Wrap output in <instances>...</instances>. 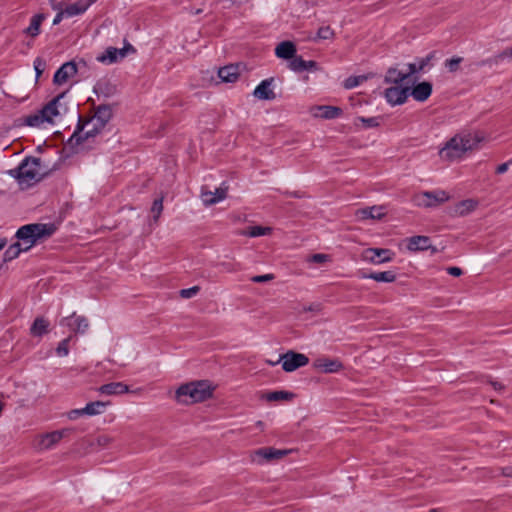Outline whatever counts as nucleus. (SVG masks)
I'll return each mask as SVG.
<instances>
[{"label":"nucleus","instance_id":"5","mask_svg":"<svg viewBox=\"0 0 512 512\" xmlns=\"http://www.w3.org/2000/svg\"><path fill=\"white\" fill-rule=\"evenodd\" d=\"M93 117L87 120H83L79 117L78 125L72 136L68 140V144L71 147H77L81 145L85 140L95 137L104 127H98Z\"/></svg>","mask_w":512,"mask_h":512},{"label":"nucleus","instance_id":"27","mask_svg":"<svg viewBox=\"0 0 512 512\" xmlns=\"http://www.w3.org/2000/svg\"><path fill=\"white\" fill-rule=\"evenodd\" d=\"M295 394L289 391H272L262 395V399L268 402H287L293 400Z\"/></svg>","mask_w":512,"mask_h":512},{"label":"nucleus","instance_id":"41","mask_svg":"<svg viewBox=\"0 0 512 512\" xmlns=\"http://www.w3.org/2000/svg\"><path fill=\"white\" fill-rule=\"evenodd\" d=\"M367 80V76H364V75H360V76H351V77H348L345 82H344V86L345 88L347 89H351V88H354L358 85H360L361 83H363L364 81Z\"/></svg>","mask_w":512,"mask_h":512},{"label":"nucleus","instance_id":"47","mask_svg":"<svg viewBox=\"0 0 512 512\" xmlns=\"http://www.w3.org/2000/svg\"><path fill=\"white\" fill-rule=\"evenodd\" d=\"M330 260V256L328 254L317 253L313 254L308 258V262H313L317 264H323Z\"/></svg>","mask_w":512,"mask_h":512},{"label":"nucleus","instance_id":"10","mask_svg":"<svg viewBox=\"0 0 512 512\" xmlns=\"http://www.w3.org/2000/svg\"><path fill=\"white\" fill-rule=\"evenodd\" d=\"M129 51L135 52L134 47L129 43L121 49L109 47L103 54L97 56V60L102 63L112 64L125 58Z\"/></svg>","mask_w":512,"mask_h":512},{"label":"nucleus","instance_id":"20","mask_svg":"<svg viewBox=\"0 0 512 512\" xmlns=\"http://www.w3.org/2000/svg\"><path fill=\"white\" fill-rule=\"evenodd\" d=\"M240 71L241 68L239 64H231L220 68L218 76L223 82L234 83L238 80Z\"/></svg>","mask_w":512,"mask_h":512},{"label":"nucleus","instance_id":"36","mask_svg":"<svg viewBox=\"0 0 512 512\" xmlns=\"http://www.w3.org/2000/svg\"><path fill=\"white\" fill-rule=\"evenodd\" d=\"M272 232L270 227L263 226H251L245 230L240 232V235L249 236V237H259L264 235H269Z\"/></svg>","mask_w":512,"mask_h":512},{"label":"nucleus","instance_id":"52","mask_svg":"<svg viewBox=\"0 0 512 512\" xmlns=\"http://www.w3.org/2000/svg\"><path fill=\"white\" fill-rule=\"evenodd\" d=\"M53 9L58 10V13L56 14V16L53 19V25H58L62 21L63 17L66 16V14L63 11V9L61 8L60 4L54 6Z\"/></svg>","mask_w":512,"mask_h":512},{"label":"nucleus","instance_id":"25","mask_svg":"<svg viewBox=\"0 0 512 512\" xmlns=\"http://www.w3.org/2000/svg\"><path fill=\"white\" fill-rule=\"evenodd\" d=\"M92 117L99 123L98 127H105L112 117V109L109 105H100L95 109Z\"/></svg>","mask_w":512,"mask_h":512},{"label":"nucleus","instance_id":"18","mask_svg":"<svg viewBox=\"0 0 512 512\" xmlns=\"http://www.w3.org/2000/svg\"><path fill=\"white\" fill-rule=\"evenodd\" d=\"M386 215L384 206H372L356 210L355 216L358 220L375 219L380 220Z\"/></svg>","mask_w":512,"mask_h":512},{"label":"nucleus","instance_id":"60","mask_svg":"<svg viewBox=\"0 0 512 512\" xmlns=\"http://www.w3.org/2000/svg\"><path fill=\"white\" fill-rule=\"evenodd\" d=\"M491 385L495 390H502L504 386L499 382H491Z\"/></svg>","mask_w":512,"mask_h":512},{"label":"nucleus","instance_id":"39","mask_svg":"<svg viewBox=\"0 0 512 512\" xmlns=\"http://www.w3.org/2000/svg\"><path fill=\"white\" fill-rule=\"evenodd\" d=\"M21 252L24 251L17 242L10 245L4 253V262L12 261L17 258Z\"/></svg>","mask_w":512,"mask_h":512},{"label":"nucleus","instance_id":"58","mask_svg":"<svg viewBox=\"0 0 512 512\" xmlns=\"http://www.w3.org/2000/svg\"><path fill=\"white\" fill-rule=\"evenodd\" d=\"M501 473L503 476L512 477V467H504L501 469Z\"/></svg>","mask_w":512,"mask_h":512},{"label":"nucleus","instance_id":"29","mask_svg":"<svg viewBox=\"0 0 512 512\" xmlns=\"http://www.w3.org/2000/svg\"><path fill=\"white\" fill-rule=\"evenodd\" d=\"M49 321L44 317H37L31 328L30 334L35 337H41L42 335L48 333Z\"/></svg>","mask_w":512,"mask_h":512},{"label":"nucleus","instance_id":"48","mask_svg":"<svg viewBox=\"0 0 512 512\" xmlns=\"http://www.w3.org/2000/svg\"><path fill=\"white\" fill-rule=\"evenodd\" d=\"M45 68H46L45 60L40 57H37L34 60V69H35L37 78H39L41 76V74L44 72Z\"/></svg>","mask_w":512,"mask_h":512},{"label":"nucleus","instance_id":"55","mask_svg":"<svg viewBox=\"0 0 512 512\" xmlns=\"http://www.w3.org/2000/svg\"><path fill=\"white\" fill-rule=\"evenodd\" d=\"M447 272L454 277H459L463 273L462 269L459 267H449L447 268Z\"/></svg>","mask_w":512,"mask_h":512},{"label":"nucleus","instance_id":"2","mask_svg":"<svg viewBox=\"0 0 512 512\" xmlns=\"http://www.w3.org/2000/svg\"><path fill=\"white\" fill-rule=\"evenodd\" d=\"M216 386L209 380L191 381L179 386L175 399L180 404L191 405L212 398Z\"/></svg>","mask_w":512,"mask_h":512},{"label":"nucleus","instance_id":"24","mask_svg":"<svg viewBox=\"0 0 512 512\" xmlns=\"http://www.w3.org/2000/svg\"><path fill=\"white\" fill-rule=\"evenodd\" d=\"M407 79H408V74H405V72L399 71L395 67H390L384 76V83L390 84V85L401 86V84Z\"/></svg>","mask_w":512,"mask_h":512},{"label":"nucleus","instance_id":"62","mask_svg":"<svg viewBox=\"0 0 512 512\" xmlns=\"http://www.w3.org/2000/svg\"><path fill=\"white\" fill-rule=\"evenodd\" d=\"M266 362H267L269 365H271V366H275V365H277V364H279V363H280V362H278V359H277L276 361H274V360H267Z\"/></svg>","mask_w":512,"mask_h":512},{"label":"nucleus","instance_id":"51","mask_svg":"<svg viewBox=\"0 0 512 512\" xmlns=\"http://www.w3.org/2000/svg\"><path fill=\"white\" fill-rule=\"evenodd\" d=\"M275 278L273 274L257 275L251 277V281L255 283H265L272 281Z\"/></svg>","mask_w":512,"mask_h":512},{"label":"nucleus","instance_id":"53","mask_svg":"<svg viewBox=\"0 0 512 512\" xmlns=\"http://www.w3.org/2000/svg\"><path fill=\"white\" fill-rule=\"evenodd\" d=\"M321 311V305L318 304V303H312L308 306H304L302 308V312H314V313H318Z\"/></svg>","mask_w":512,"mask_h":512},{"label":"nucleus","instance_id":"11","mask_svg":"<svg viewBox=\"0 0 512 512\" xmlns=\"http://www.w3.org/2000/svg\"><path fill=\"white\" fill-rule=\"evenodd\" d=\"M409 92L410 87L393 85L385 89L384 97L386 101L392 106L401 105L407 100Z\"/></svg>","mask_w":512,"mask_h":512},{"label":"nucleus","instance_id":"49","mask_svg":"<svg viewBox=\"0 0 512 512\" xmlns=\"http://www.w3.org/2000/svg\"><path fill=\"white\" fill-rule=\"evenodd\" d=\"M199 290V286H193L191 288L182 289L180 291V296L184 299H189L194 297L199 292Z\"/></svg>","mask_w":512,"mask_h":512},{"label":"nucleus","instance_id":"44","mask_svg":"<svg viewBox=\"0 0 512 512\" xmlns=\"http://www.w3.org/2000/svg\"><path fill=\"white\" fill-rule=\"evenodd\" d=\"M335 33L330 26H323L318 29L317 38L320 40H328L334 37Z\"/></svg>","mask_w":512,"mask_h":512},{"label":"nucleus","instance_id":"43","mask_svg":"<svg viewBox=\"0 0 512 512\" xmlns=\"http://www.w3.org/2000/svg\"><path fill=\"white\" fill-rule=\"evenodd\" d=\"M71 336L67 337L66 339L62 340L57 348H56V354L59 357H66L69 354V342L71 340Z\"/></svg>","mask_w":512,"mask_h":512},{"label":"nucleus","instance_id":"21","mask_svg":"<svg viewBox=\"0 0 512 512\" xmlns=\"http://www.w3.org/2000/svg\"><path fill=\"white\" fill-rule=\"evenodd\" d=\"M227 189L223 187L217 188L214 192L202 190L201 199L206 206L214 205L226 198Z\"/></svg>","mask_w":512,"mask_h":512},{"label":"nucleus","instance_id":"15","mask_svg":"<svg viewBox=\"0 0 512 512\" xmlns=\"http://www.w3.org/2000/svg\"><path fill=\"white\" fill-rule=\"evenodd\" d=\"M77 73V65L73 61L64 63L54 74L53 82L61 85Z\"/></svg>","mask_w":512,"mask_h":512},{"label":"nucleus","instance_id":"16","mask_svg":"<svg viewBox=\"0 0 512 512\" xmlns=\"http://www.w3.org/2000/svg\"><path fill=\"white\" fill-rule=\"evenodd\" d=\"M107 406L106 402L96 401L88 403L85 407L80 409H73L69 412L68 416H82L84 414L93 416L97 414H102L105 412V408Z\"/></svg>","mask_w":512,"mask_h":512},{"label":"nucleus","instance_id":"6","mask_svg":"<svg viewBox=\"0 0 512 512\" xmlns=\"http://www.w3.org/2000/svg\"><path fill=\"white\" fill-rule=\"evenodd\" d=\"M278 362H281L282 369L285 372H293L300 367L306 366L309 363V358L305 354L289 350L279 356Z\"/></svg>","mask_w":512,"mask_h":512},{"label":"nucleus","instance_id":"9","mask_svg":"<svg viewBox=\"0 0 512 512\" xmlns=\"http://www.w3.org/2000/svg\"><path fill=\"white\" fill-rule=\"evenodd\" d=\"M69 431V429H62L40 435L34 440L33 445L37 450H48L57 444Z\"/></svg>","mask_w":512,"mask_h":512},{"label":"nucleus","instance_id":"13","mask_svg":"<svg viewBox=\"0 0 512 512\" xmlns=\"http://www.w3.org/2000/svg\"><path fill=\"white\" fill-rule=\"evenodd\" d=\"M312 366L321 373H336L343 369V364L338 359L326 357L317 358Z\"/></svg>","mask_w":512,"mask_h":512},{"label":"nucleus","instance_id":"45","mask_svg":"<svg viewBox=\"0 0 512 512\" xmlns=\"http://www.w3.org/2000/svg\"><path fill=\"white\" fill-rule=\"evenodd\" d=\"M163 210V198L155 199L151 207V212L154 214V220L157 221Z\"/></svg>","mask_w":512,"mask_h":512},{"label":"nucleus","instance_id":"59","mask_svg":"<svg viewBox=\"0 0 512 512\" xmlns=\"http://www.w3.org/2000/svg\"><path fill=\"white\" fill-rule=\"evenodd\" d=\"M109 441H110V439H109V437H107V436H104V435H103V436H99V437H98V443H99V445H103V446H105V445H107V444L109 443Z\"/></svg>","mask_w":512,"mask_h":512},{"label":"nucleus","instance_id":"26","mask_svg":"<svg viewBox=\"0 0 512 512\" xmlns=\"http://www.w3.org/2000/svg\"><path fill=\"white\" fill-rule=\"evenodd\" d=\"M407 248L410 251H423L431 248L430 238L427 236H413L408 239Z\"/></svg>","mask_w":512,"mask_h":512},{"label":"nucleus","instance_id":"30","mask_svg":"<svg viewBox=\"0 0 512 512\" xmlns=\"http://www.w3.org/2000/svg\"><path fill=\"white\" fill-rule=\"evenodd\" d=\"M89 6L90 2H85V0H78L75 3L68 5L65 9H63V11L65 12L66 17H73L84 13Z\"/></svg>","mask_w":512,"mask_h":512},{"label":"nucleus","instance_id":"50","mask_svg":"<svg viewBox=\"0 0 512 512\" xmlns=\"http://www.w3.org/2000/svg\"><path fill=\"white\" fill-rule=\"evenodd\" d=\"M435 57V53L431 52L429 53L425 58H422L418 61V70L422 71L426 66L429 65L431 60Z\"/></svg>","mask_w":512,"mask_h":512},{"label":"nucleus","instance_id":"23","mask_svg":"<svg viewBox=\"0 0 512 512\" xmlns=\"http://www.w3.org/2000/svg\"><path fill=\"white\" fill-rule=\"evenodd\" d=\"M275 54L278 58L291 60L296 54V46L291 41H283L276 46Z\"/></svg>","mask_w":512,"mask_h":512},{"label":"nucleus","instance_id":"35","mask_svg":"<svg viewBox=\"0 0 512 512\" xmlns=\"http://www.w3.org/2000/svg\"><path fill=\"white\" fill-rule=\"evenodd\" d=\"M363 278L373 279L377 282L392 283L396 280V275L393 271L373 272L368 275H363Z\"/></svg>","mask_w":512,"mask_h":512},{"label":"nucleus","instance_id":"33","mask_svg":"<svg viewBox=\"0 0 512 512\" xmlns=\"http://www.w3.org/2000/svg\"><path fill=\"white\" fill-rule=\"evenodd\" d=\"M99 390L101 393L108 395L123 394L128 391V386L123 384L122 382H113L102 385Z\"/></svg>","mask_w":512,"mask_h":512},{"label":"nucleus","instance_id":"61","mask_svg":"<svg viewBox=\"0 0 512 512\" xmlns=\"http://www.w3.org/2000/svg\"><path fill=\"white\" fill-rule=\"evenodd\" d=\"M7 241L5 239H0V251L6 246Z\"/></svg>","mask_w":512,"mask_h":512},{"label":"nucleus","instance_id":"31","mask_svg":"<svg viewBox=\"0 0 512 512\" xmlns=\"http://www.w3.org/2000/svg\"><path fill=\"white\" fill-rule=\"evenodd\" d=\"M476 207H477V201H475L473 199H466V200L460 201L459 203H457L455 205L454 213L457 216H465V215L471 213L472 211H474Z\"/></svg>","mask_w":512,"mask_h":512},{"label":"nucleus","instance_id":"37","mask_svg":"<svg viewBox=\"0 0 512 512\" xmlns=\"http://www.w3.org/2000/svg\"><path fill=\"white\" fill-rule=\"evenodd\" d=\"M354 125L357 128H375L379 126L378 117H357L354 120Z\"/></svg>","mask_w":512,"mask_h":512},{"label":"nucleus","instance_id":"4","mask_svg":"<svg viewBox=\"0 0 512 512\" xmlns=\"http://www.w3.org/2000/svg\"><path fill=\"white\" fill-rule=\"evenodd\" d=\"M11 172L18 179L19 185L22 189L29 188L39 182L43 177L40 159L38 158L25 159L17 169L12 170Z\"/></svg>","mask_w":512,"mask_h":512},{"label":"nucleus","instance_id":"7","mask_svg":"<svg viewBox=\"0 0 512 512\" xmlns=\"http://www.w3.org/2000/svg\"><path fill=\"white\" fill-rule=\"evenodd\" d=\"M395 253L389 249L383 248H367L363 250L361 259L365 262L380 265L393 260Z\"/></svg>","mask_w":512,"mask_h":512},{"label":"nucleus","instance_id":"28","mask_svg":"<svg viewBox=\"0 0 512 512\" xmlns=\"http://www.w3.org/2000/svg\"><path fill=\"white\" fill-rule=\"evenodd\" d=\"M45 20L44 14H36L31 18L30 25L24 30V33L32 38L40 34L42 22Z\"/></svg>","mask_w":512,"mask_h":512},{"label":"nucleus","instance_id":"8","mask_svg":"<svg viewBox=\"0 0 512 512\" xmlns=\"http://www.w3.org/2000/svg\"><path fill=\"white\" fill-rule=\"evenodd\" d=\"M449 199V195L443 191L422 192L415 196L414 201L417 206L432 207L436 204L444 203Z\"/></svg>","mask_w":512,"mask_h":512},{"label":"nucleus","instance_id":"64","mask_svg":"<svg viewBox=\"0 0 512 512\" xmlns=\"http://www.w3.org/2000/svg\"><path fill=\"white\" fill-rule=\"evenodd\" d=\"M223 266H226L228 271H232V269H230L229 264L224 263Z\"/></svg>","mask_w":512,"mask_h":512},{"label":"nucleus","instance_id":"56","mask_svg":"<svg viewBox=\"0 0 512 512\" xmlns=\"http://www.w3.org/2000/svg\"><path fill=\"white\" fill-rule=\"evenodd\" d=\"M510 162L502 163L496 168V173L502 174L508 170Z\"/></svg>","mask_w":512,"mask_h":512},{"label":"nucleus","instance_id":"46","mask_svg":"<svg viewBox=\"0 0 512 512\" xmlns=\"http://www.w3.org/2000/svg\"><path fill=\"white\" fill-rule=\"evenodd\" d=\"M462 62L461 57H454L446 60L445 66L448 68L450 72H455L458 70L460 63Z\"/></svg>","mask_w":512,"mask_h":512},{"label":"nucleus","instance_id":"22","mask_svg":"<svg viewBox=\"0 0 512 512\" xmlns=\"http://www.w3.org/2000/svg\"><path fill=\"white\" fill-rule=\"evenodd\" d=\"M432 93V85L429 82H421L417 84L413 89H410L409 94L419 102L426 101Z\"/></svg>","mask_w":512,"mask_h":512},{"label":"nucleus","instance_id":"42","mask_svg":"<svg viewBox=\"0 0 512 512\" xmlns=\"http://www.w3.org/2000/svg\"><path fill=\"white\" fill-rule=\"evenodd\" d=\"M306 61L301 57L294 56L289 62V68L295 72H301L305 70Z\"/></svg>","mask_w":512,"mask_h":512},{"label":"nucleus","instance_id":"12","mask_svg":"<svg viewBox=\"0 0 512 512\" xmlns=\"http://www.w3.org/2000/svg\"><path fill=\"white\" fill-rule=\"evenodd\" d=\"M287 450L275 449L272 447H264L257 449L251 455L252 461L258 464H262L264 461H272L275 459H280L283 456L287 455Z\"/></svg>","mask_w":512,"mask_h":512},{"label":"nucleus","instance_id":"54","mask_svg":"<svg viewBox=\"0 0 512 512\" xmlns=\"http://www.w3.org/2000/svg\"><path fill=\"white\" fill-rule=\"evenodd\" d=\"M407 66H408V71L405 72V74H408V78L411 75H413V74H415L417 72H420V70H418V64H416V63H410Z\"/></svg>","mask_w":512,"mask_h":512},{"label":"nucleus","instance_id":"14","mask_svg":"<svg viewBox=\"0 0 512 512\" xmlns=\"http://www.w3.org/2000/svg\"><path fill=\"white\" fill-rule=\"evenodd\" d=\"M310 114L315 118L335 119L342 114V110L336 106L318 105L310 108Z\"/></svg>","mask_w":512,"mask_h":512},{"label":"nucleus","instance_id":"40","mask_svg":"<svg viewBox=\"0 0 512 512\" xmlns=\"http://www.w3.org/2000/svg\"><path fill=\"white\" fill-rule=\"evenodd\" d=\"M66 94L67 92L60 93L58 96H56L53 100H58V103L55 104V107L57 110H59L60 116H64L69 111V105L66 102Z\"/></svg>","mask_w":512,"mask_h":512},{"label":"nucleus","instance_id":"57","mask_svg":"<svg viewBox=\"0 0 512 512\" xmlns=\"http://www.w3.org/2000/svg\"><path fill=\"white\" fill-rule=\"evenodd\" d=\"M317 69H318V66L315 61H306L305 70L315 71Z\"/></svg>","mask_w":512,"mask_h":512},{"label":"nucleus","instance_id":"19","mask_svg":"<svg viewBox=\"0 0 512 512\" xmlns=\"http://www.w3.org/2000/svg\"><path fill=\"white\" fill-rule=\"evenodd\" d=\"M72 320L68 321L69 318H64L61 321L62 325H67L72 331L76 333H85L89 328L88 319L84 316H76L75 313L71 316Z\"/></svg>","mask_w":512,"mask_h":512},{"label":"nucleus","instance_id":"17","mask_svg":"<svg viewBox=\"0 0 512 512\" xmlns=\"http://www.w3.org/2000/svg\"><path fill=\"white\" fill-rule=\"evenodd\" d=\"M274 79L269 78L263 80L253 91V96L259 100H274L276 95L273 91Z\"/></svg>","mask_w":512,"mask_h":512},{"label":"nucleus","instance_id":"3","mask_svg":"<svg viewBox=\"0 0 512 512\" xmlns=\"http://www.w3.org/2000/svg\"><path fill=\"white\" fill-rule=\"evenodd\" d=\"M56 226L52 223H33L20 227L16 232L18 244L26 252L37 242L43 241L54 234Z\"/></svg>","mask_w":512,"mask_h":512},{"label":"nucleus","instance_id":"63","mask_svg":"<svg viewBox=\"0 0 512 512\" xmlns=\"http://www.w3.org/2000/svg\"><path fill=\"white\" fill-rule=\"evenodd\" d=\"M3 407H4V403L0 400V413L2 412L3 410Z\"/></svg>","mask_w":512,"mask_h":512},{"label":"nucleus","instance_id":"38","mask_svg":"<svg viewBox=\"0 0 512 512\" xmlns=\"http://www.w3.org/2000/svg\"><path fill=\"white\" fill-rule=\"evenodd\" d=\"M25 123L31 127H40L42 124L46 123L45 116L42 110H39L36 113L27 116L25 119Z\"/></svg>","mask_w":512,"mask_h":512},{"label":"nucleus","instance_id":"34","mask_svg":"<svg viewBox=\"0 0 512 512\" xmlns=\"http://www.w3.org/2000/svg\"><path fill=\"white\" fill-rule=\"evenodd\" d=\"M505 59L512 60V46L506 48L505 50H503L502 52L494 55L493 57L484 60L482 62V64L490 65V66L498 65L502 61H504Z\"/></svg>","mask_w":512,"mask_h":512},{"label":"nucleus","instance_id":"1","mask_svg":"<svg viewBox=\"0 0 512 512\" xmlns=\"http://www.w3.org/2000/svg\"><path fill=\"white\" fill-rule=\"evenodd\" d=\"M485 137L481 132H462L450 138L439 150V157L444 162L462 160L467 153L480 148Z\"/></svg>","mask_w":512,"mask_h":512},{"label":"nucleus","instance_id":"32","mask_svg":"<svg viewBox=\"0 0 512 512\" xmlns=\"http://www.w3.org/2000/svg\"><path fill=\"white\" fill-rule=\"evenodd\" d=\"M56 103H58V100H51L41 109L45 116L46 123L54 124L56 119L61 117L59 110L55 107Z\"/></svg>","mask_w":512,"mask_h":512}]
</instances>
